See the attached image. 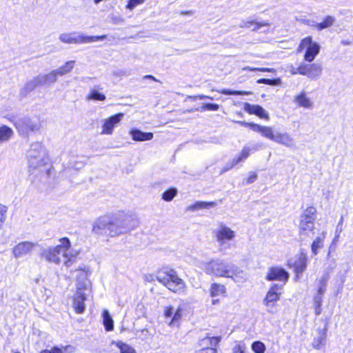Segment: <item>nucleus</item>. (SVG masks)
I'll use <instances>...</instances> for the list:
<instances>
[{
    "label": "nucleus",
    "instance_id": "30",
    "mask_svg": "<svg viewBox=\"0 0 353 353\" xmlns=\"http://www.w3.org/2000/svg\"><path fill=\"white\" fill-rule=\"evenodd\" d=\"M325 233L323 232L321 236H317L312 243L311 249L314 255L317 254L319 250L323 247Z\"/></svg>",
    "mask_w": 353,
    "mask_h": 353
},
{
    "label": "nucleus",
    "instance_id": "26",
    "mask_svg": "<svg viewBox=\"0 0 353 353\" xmlns=\"http://www.w3.org/2000/svg\"><path fill=\"white\" fill-rule=\"evenodd\" d=\"M307 257L305 254H301L294 263V268L296 273L303 272L307 267Z\"/></svg>",
    "mask_w": 353,
    "mask_h": 353
},
{
    "label": "nucleus",
    "instance_id": "22",
    "mask_svg": "<svg viewBox=\"0 0 353 353\" xmlns=\"http://www.w3.org/2000/svg\"><path fill=\"white\" fill-rule=\"evenodd\" d=\"M274 138V142L285 147L292 148L294 145V140L293 137L288 132H277L275 133Z\"/></svg>",
    "mask_w": 353,
    "mask_h": 353
},
{
    "label": "nucleus",
    "instance_id": "43",
    "mask_svg": "<svg viewBox=\"0 0 353 353\" xmlns=\"http://www.w3.org/2000/svg\"><path fill=\"white\" fill-rule=\"evenodd\" d=\"M73 351V347L72 346H65L61 348L54 347L50 350L51 353H67L72 352Z\"/></svg>",
    "mask_w": 353,
    "mask_h": 353
},
{
    "label": "nucleus",
    "instance_id": "53",
    "mask_svg": "<svg viewBox=\"0 0 353 353\" xmlns=\"http://www.w3.org/2000/svg\"><path fill=\"white\" fill-rule=\"evenodd\" d=\"M257 177V175L255 173L252 174L249 179H248V183H252L254 182Z\"/></svg>",
    "mask_w": 353,
    "mask_h": 353
},
{
    "label": "nucleus",
    "instance_id": "33",
    "mask_svg": "<svg viewBox=\"0 0 353 353\" xmlns=\"http://www.w3.org/2000/svg\"><path fill=\"white\" fill-rule=\"evenodd\" d=\"M106 97L104 94L99 92L97 90L92 89L86 96V99L88 101H105Z\"/></svg>",
    "mask_w": 353,
    "mask_h": 353
},
{
    "label": "nucleus",
    "instance_id": "44",
    "mask_svg": "<svg viewBox=\"0 0 353 353\" xmlns=\"http://www.w3.org/2000/svg\"><path fill=\"white\" fill-rule=\"evenodd\" d=\"M245 344L239 342L233 347L232 353H245Z\"/></svg>",
    "mask_w": 353,
    "mask_h": 353
},
{
    "label": "nucleus",
    "instance_id": "20",
    "mask_svg": "<svg viewBox=\"0 0 353 353\" xmlns=\"http://www.w3.org/2000/svg\"><path fill=\"white\" fill-rule=\"evenodd\" d=\"M244 110L250 114H255L261 119H269V115L261 106L259 105H252L248 103H244Z\"/></svg>",
    "mask_w": 353,
    "mask_h": 353
},
{
    "label": "nucleus",
    "instance_id": "9",
    "mask_svg": "<svg viewBox=\"0 0 353 353\" xmlns=\"http://www.w3.org/2000/svg\"><path fill=\"white\" fill-rule=\"evenodd\" d=\"M105 38L106 35L84 36L76 33H62L59 37V40L65 43H92L103 40Z\"/></svg>",
    "mask_w": 353,
    "mask_h": 353
},
{
    "label": "nucleus",
    "instance_id": "24",
    "mask_svg": "<svg viewBox=\"0 0 353 353\" xmlns=\"http://www.w3.org/2000/svg\"><path fill=\"white\" fill-rule=\"evenodd\" d=\"M209 291L212 297L225 296L227 289L223 284L213 283L210 285Z\"/></svg>",
    "mask_w": 353,
    "mask_h": 353
},
{
    "label": "nucleus",
    "instance_id": "37",
    "mask_svg": "<svg viewBox=\"0 0 353 353\" xmlns=\"http://www.w3.org/2000/svg\"><path fill=\"white\" fill-rule=\"evenodd\" d=\"M113 344L119 350L120 353H136L134 348L121 341L113 343Z\"/></svg>",
    "mask_w": 353,
    "mask_h": 353
},
{
    "label": "nucleus",
    "instance_id": "2",
    "mask_svg": "<svg viewBox=\"0 0 353 353\" xmlns=\"http://www.w3.org/2000/svg\"><path fill=\"white\" fill-rule=\"evenodd\" d=\"M206 274L216 278H229L236 283H241L248 279L247 273L233 263L220 258H214L203 263Z\"/></svg>",
    "mask_w": 353,
    "mask_h": 353
},
{
    "label": "nucleus",
    "instance_id": "21",
    "mask_svg": "<svg viewBox=\"0 0 353 353\" xmlns=\"http://www.w3.org/2000/svg\"><path fill=\"white\" fill-rule=\"evenodd\" d=\"M132 139L134 141H150L153 139L154 135L152 132H142L137 128H132L129 131Z\"/></svg>",
    "mask_w": 353,
    "mask_h": 353
},
{
    "label": "nucleus",
    "instance_id": "4",
    "mask_svg": "<svg viewBox=\"0 0 353 353\" xmlns=\"http://www.w3.org/2000/svg\"><path fill=\"white\" fill-rule=\"evenodd\" d=\"M55 246L48 247L42 251V256L48 262L55 264L61 263V255L65 258L64 265L69 268L74 262L78 252L69 250L71 243L67 237L61 238Z\"/></svg>",
    "mask_w": 353,
    "mask_h": 353
},
{
    "label": "nucleus",
    "instance_id": "59",
    "mask_svg": "<svg viewBox=\"0 0 353 353\" xmlns=\"http://www.w3.org/2000/svg\"><path fill=\"white\" fill-rule=\"evenodd\" d=\"M145 78L152 79L156 81V79L153 76H151V75H146V76H145Z\"/></svg>",
    "mask_w": 353,
    "mask_h": 353
},
{
    "label": "nucleus",
    "instance_id": "28",
    "mask_svg": "<svg viewBox=\"0 0 353 353\" xmlns=\"http://www.w3.org/2000/svg\"><path fill=\"white\" fill-rule=\"evenodd\" d=\"M14 135L12 129L6 125L0 126V142L8 141Z\"/></svg>",
    "mask_w": 353,
    "mask_h": 353
},
{
    "label": "nucleus",
    "instance_id": "23",
    "mask_svg": "<svg viewBox=\"0 0 353 353\" xmlns=\"http://www.w3.org/2000/svg\"><path fill=\"white\" fill-rule=\"evenodd\" d=\"M37 77L41 85H48L55 83L58 76L55 70H53L48 74H40Z\"/></svg>",
    "mask_w": 353,
    "mask_h": 353
},
{
    "label": "nucleus",
    "instance_id": "5",
    "mask_svg": "<svg viewBox=\"0 0 353 353\" xmlns=\"http://www.w3.org/2000/svg\"><path fill=\"white\" fill-rule=\"evenodd\" d=\"M156 279L173 292L181 293L185 290V283L171 268H163L159 270L156 274Z\"/></svg>",
    "mask_w": 353,
    "mask_h": 353
},
{
    "label": "nucleus",
    "instance_id": "18",
    "mask_svg": "<svg viewBox=\"0 0 353 353\" xmlns=\"http://www.w3.org/2000/svg\"><path fill=\"white\" fill-rule=\"evenodd\" d=\"M36 246V243L30 241H23L12 248V254L15 258L22 257L29 254Z\"/></svg>",
    "mask_w": 353,
    "mask_h": 353
},
{
    "label": "nucleus",
    "instance_id": "51",
    "mask_svg": "<svg viewBox=\"0 0 353 353\" xmlns=\"http://www.w3.org/2000/svg\"><path fill=\"white\" fill-rule=\"evenodd\" d=\"M267 81H268V82H266V84H268V85H278L281 82L279 79H274V80L267 79Z\"/></svg>",
    "mask_w": 353,
    "mask_h": 353
},
{
    "label": "nucleus",
    "instance_id": "45",
    "mask_svg": "<svg viewBox=\"0 0 353 353\" xmlns=\"http://www.w3.org/2000/svg\"><path fill=\"white\" fill-rule=\"evenodd\" d=\"M145 0H128L126 8L129 10L134 9L136 6L143 4Z\"/></svg>",
    "mask_w": 353,
    "mask_h": 353
},
{
    "label": "nucleus",
    "instance_id": "49",
    "mask_svg": "<svg viewBox=\"0 0 353 353\" xmlns=\"http://www.w3.org/2000/svg\"><path fill=\"white\" fill-rule=\"evenodd\" d=\"M243 70H250V71H256V70H259V71H262V72H265V71H268V72H270L272 70V69H268V68H250V67H245L243 68Z\"/></svg>",
    "mask_w": 353,
    "mask_h": 353
},
{
    "label": "nucleus",
    "instance_id": "60",
    "mask_svg": "<svg viewBox=\"0 0 353 353\" xmlns=\"http://www.w3.org/2000/svg\"><path fill=\"white\" fill-rule=\"evenodd\" d=\"M40 353H51L50 350H44L41 351Z\"/></svg>",
    "mask_w": 353,
    "mask_h": 353
},
{
    "label": "nucleus",
    "instance_id": "48",
    "mask_svg": "<svg viewBox=\"0 0 353 353\" xmlns=\"http://www.w3.org/2000/svg\"><path fill=\"white\" fill-rule=\"evenodd\" d=\"M219 105L214 103H205L202 107V110H210V111H216L219 110Z\"/></svg>",
    "mask_w": 353,
    "mask_h": 353
},
{
    "label": "nucleus",
    "instance_id": "25",
    "mask_svg": "<svg viewBox=\"0 0 353 353\" xmlns=\"http://www.w3.org/2000/svg\"><path fill=\"white\" fill-rule=\"evenodd\" d=\"M294 101L297 105L305 108L310 109L313 106V103L311 99L305 92H301L297 96H296Z\"/></svg>",
    "mask_w": 353,
    "mask_h": 353
},
{
    "label": "nucleus",
    "instance_id": "32",
    "mask_svg": "<svg viewBox=\"0 0 353 353\" xmlns=\"http://www.w3.org/2000/svg\"><path fill=\"white\" fill-rule=\"evenodd\" d=\"M336 19L332 16H327L322 22L316 23L315 28L318 30H322L323 29L331 27L335 22Z\"/></svg>",
    "mask_w": 353,
    "mask_h": 353
},
{
    "label": "nucleus",
    "instance_id": "56",
    "mask_svg": "<svg viewBox=\"0 0 353 353\" xmlns=\"http://www.w3.org/2000/svg\"><path fill=\"white\" fill-rule=\"evenodd\" d=\"M77 270H81L83 272V276H86V273L88 271V269L87 268H79V269H77Z\"/></svg>",
    "mask_w": 353,
    "mask_h": 353
},
{
    "label": "nucleus",
    "instance_id": "36",
    "mask_svg": "<svg viewBox=\"0 0 353 353\" xmlns=\"http://www.w3.org/2000/svg\"><path fill=\"white\" fill-rule=\"evenodd\" d=\"M215 203L214 202H205V201H199L196 203L191 205L188 207L189 210H197L200 209H208L210 207L214 206Z\"/></svg>",
    "mask_w": 353,
    "mask_h": 353
},
{
    "label": "nucleus",
    "instance_id": "13",
    "mask_svg": "<svg viewBox=\"0 0 353 353\" xmlns=\"http://www.w3.org/2000/svg\"><path fill=\"white\" fill-rule=\"evenodd\" d=\"M14 126L20 134H28L40 128L39 124L30 118H23L14 123Z\"/></svg>",
    "mask_w": 353,
    "mask_h": 353
},
{
    "label": "nucleus",
    "instance_id": "7",
    "mask_svg": "<svg viewBox=\"0 0 353 353\" xmlns=\"http://www.w3.org/2000/svg\"><path fill=\"white\" fill-rule=\"evenodd\" d=\"M328 279V274H325L315 281L316 292L313 297V307L316 316L320 315L321 313L323 298L326 291V285Z\"/></svg>",
    "mask_w": 353,
    "mask_h": 353
},
{
    "label": "nucleus",
    "instance_id": "55",
    "mask_svg": "<svg viewBox=\"0 0 353 353\" xmlns=\"http://www.w3.org/2000/svg\"><path fill=\"white\" fill-rule=\"evenodd\" d=\"M290 72L292 74H296L299 73L297 68H295L292 65H290Z\"/></svg>",
    "mask_w": 353,
    "mask_h": 353
},
{
    "label": "nucleus",
    "instance_id": "47",
    "mask_svg": "<svg viewBox=\"0 0 353 353\" xmlns=\"http://www.w3.org/2000/svg\"><path fill=\"white\" fill-rule=\"evenodd\" d=\"M7 212V208L0 204V228H1L5 219H6V213Z\"/></svg>",
    "mask_w": 353,
    "mask_h": 353
},
{
    "label": "nucleus",
    "instance_id": "61",
    "mask_svg": "<svg viewBox=\"0 0 353 353\" xmlns=\"http://www.w3.org/2000/svg\"><path fill=\"white\" fill-rule=\"evenodd\" d=\"M217 303H219V300H217V299H213V300H212V304H213V305H215V304H216Z\"/></svg>",
    "mask_w": 353,
    "mask_h": 353
},
{
    "label": "nucleus",
    "instance_id": "57",
    "mask_svg": "<svg viewBox=\"0 0 353 353\" xmlns=\"http://www.w3.org/2000/svg\"><path fill=\"white\" fill-rule=\"evenodd\" d=\"M197 97H198L199 99H205V98H208V99H212V98H211V97H208V96L203 95V94L199 95V96H198Z\"/></svg>",
    "mask_w": 353,
    "mask_h": 353
},
{
    "label": "nucleus",
    "instance_id": "6",
    "mask_svg": "<svg viewBox=\"0 0 353 353\" xmlns=\"http://www.w3.org/2000/svg\"><path fill=\"white\" fill-rule=\"evenodd\" d=\"M321 46L319 43L313 41L312 37L308 36L301 41L297 48V52H301L304 51V60L311 63L319 54Z\"/></svg>",
    "mask_w": 353,
    "mask_h": 353
},
{
    "label": "nucleus",
    "instance_id": "15",
    "mask_svg": "<svg viewBox=\"0 0 353 353\" xmlns=\"http://www.w3.org/2000/svg\"><path fill=\"white\" fill-rule=\"evenodd\" d=\"M221 340V336H206L199 341V346L201 349L197 351V353H217V350L214 347Z\"/></svg>",
    "mask_w": 353,
    "mask_h": 353
},
{
    "label": "nucleus",
    "instance_id": "11",
    "mask_svg": "<svg viewBox=\"0 0 353 353\" xmlns=\"http://www.w3.org/2000/svg\"><path fill=\"white\" fill-rule=\"evenodd\" d=\"M86 289L85 283L78 282L77 285V291L72 296V307L77 314H83L85 311V301L87 299L84 292Z\"/></svg>",
    "mask_w": 353,
    "mask_h": 353
},
{
    "label": "nucleus",
    "instance_id": "35",
    "mask_svg": "<svg viewBox=\"0 0 353 353\" xmlns=\"http://www.w3.org/2000/svg\"><path fill=\"white\" fill-rule=\"evenodd\" d=\"M250 148L248 147H244L241 151L240 154L236 158H234L231 161V166H234L238 164L240 161L247 159L250 155Z\"/></svg>",
    "mask_w": 353,
    "mask_h": 353
},
{
    "label": "nucleus",
    "instance_id": "16",
    "mask_svg": "<svg viewBox=\"0 0 353 353\" xmlns=\"http://www.w3.org/2000/svg\"><path fill=\"white\" fill-rule=\"evenodd\" d=\"M282 294V285L278 284L272 285L267 292L265 297L263 299V304L266 307H272L278 301Z\"/></svg>",
    "mask_w": 353,
    "mask_h": 353
},
{
    "label": "nucleus",
    "instance_id": "10",
    "mask_svg": "<svg viewBox=\"0 0 353 353\" xmlns=\"http://www.w3.org/2000/svg\"><path fill=\"white\" fill-rule=\"evenodd\" d=\"M297 70L299 74L306 76L308 79L315 81L321 77L323 66L319 63H302L297 68Z\"/></svg>",
    "mask_w": 353,
    "mask_h": 353
},
{
    "label": "nucleus",
    "instance_id": "3",
    "mask_svg": "<svg viewBox=\"0 0 353 353\" xmlns=\"http://www.w3.org/2000/svg\"><path fill=\"white\" fill-rule=\"evenodd\" d=\"M26 158L28 171L32 174L40 176L50 175L48 152L41 142L35 141L30 144L26 153Z\"/></svg>",
    "mask_w": 353,
    "mask_h": 353
},
{
    "label": "nucleus",
    "instance_id": "27",
    "mask_svg": "<svg viewBox=\"0 0 353 353\" xmlns=\"http://www.w3.org/2000/svg\"><path fill=\"white\" fill-rule=\"evenodd\" d=\"M313 220L305 219L304 217L300 216L299 229L301 232L307 233L312 232L314 228Z\"/></svg>",
    "mask_w": 353,
    "mask_h": 353
},
{
    "label": "nucleus",
    "instance_id": "39",
    "mask_svg": "<svg viewBox=\"0 0 353 353\" xmlns=\"http://www.w3.org/2000/svg\"><path fill=\"white\" fill-rule=\"evenodd\" d=\"M252 350L254 353H265V345L261 341H255L251 345Z\"/></svg>",
    "mask_w": 353,
    "mask_h": 353
},
{
    "label": "nucleus",
    "instance_id": "1",
    "mask_svg": "<svg viewBox=\"0 0 353 353\" xmlns=\"http://www.w3.org/2000/svg\"><path fill=\"white\" fill-rule=\"evenodd\" d=\"M138 225L136 217L119 210L99 217L93 224L92 231L97 234L116 237L131 232Z\"/></svg>",
    "mask_w": 353,
    "mask_h": 353
},
{
    "label": "nucleus",
    "instance_id": "38",
    "mask_svg": "<svg viewBox=\"0 0 353 353\" xmlns=\"http://www.w3.org/2000/svg\"><path fill=\"white\" fill-rule=\"evenodd\" d=\"M316 213V208L314 206H309L304 210L301 216L314 221V215Z\"/></svg>",
    "mask_w": 353,
    "mask_h": 353
},
{
    "label": "nucleus",
    "instance_id": "12",
    "mask_svg": "<svg viewBox=\"0 0 353 353\" xmlns=\"http://www.w3.org/2000/svg\"><path fill=\"white\" fill-rule=\"evenodd\" d=\"M123 117L124 114L121 112L103 119L101 125V134H112L114 128L120 123Z\"/></svg>",
    "mask_w": 353,
    "mask_h": 353
},
{
    "label": "nucleus",
    "instance_id": "40",
    "mask_svg": "<svg viewBox=\"0 0 353 353\" xmlns=\"http://www.w3.org/2000/svg\"><path fill=\"white\" fill-rule=\"evenodd\" d=\"M177 194V190L176 188H170L165 191L163 195L162 199L165 201H172Z\"/></svg>",
    "mask_w": 353,
    "mask_h": 353
},
{
    "label": "nucleus",
    "instance_id": "19",
    "mask_svg": "<svg viewBox=\"0 0 353 353\" xmlns=\"http://www.w3.org/2000/svg\"><path fill=\"white\" fill-rule=\"evenodd\" d=\"M266 279L268 281L278 280L286 282L289 279V274L281 268L274 267L269 269Z\"/></svg>",
    "mask_w": 353,
    "mask_h": 353
},
{
    "label": "nucleus",
    "instance_id": "41",
    "mask_svg": "<svg viewBox=\"0 0 353 353\" xmlns=\"http://www.w3.org/2000/svg\"><path fill=\"white\" fill-rule=\"evenodd\" d=\"M38 86H42L41 84H40V81H39L38 77L36 76L29 81H28L26 84V88L31 91L35 89Z\"/></svg>",
    "mask_w": 353,
    "mask_h": 353
},
{
    "label": "nucleus",
    "instance_id": "52",
    "mask_svg": "<svg viewBox=\"0 0 353 353\" xmlns=\"http://www.w3.org/2000/svg\"><path fill=\"white\" fill-rule=\"evenodd\" d=\"M234 166H231V162H230L229 163H228L225 166H224L222 169H221V173H223L225 172H227L228 170H229L230 169H231L232 168H233Z\"/></svg>",
    "mask_w": 353,
    "mask_h": 353
},
{
    "label": "nucleus",
    "instance_id": "8",
    "mask_svg": "<svg viewBox=\"0 0 353 353\" xmlns=\"http://www.w3.org/2000/svg\"><path fill=\"white\" fill-rule=\"evenodd\" d=\"M213 234L219 245H223L229 241H233L236 232L223 222H219L216 228L213 230Z\"/></svg>",
    "mask_w": 353,
    "mask_h": 353
},
{
    "label": "nucleus",
    "instance_id": "31",
    "mask_svg": "<svg viewBox=\"0 0 353 353\" xmlns=\"http://www.w3.org/2000/svg\"><path fill=\"white\" fill-rule=\"evenodd\" d=\"M103 323L107 331H112L114 329V321L107 310L102 312Z\"/></svg>",
    "mask_w": 353,
    "mask_h": 353
},
{
    "label": "nucleus",
    "instance_id": "42",
    "mask_svg": "<svg viewBox=\"0 0 353 353\" xmlns=\"http://www.w3.org/2000/svg\"><path fill=\"white\" fill-rule=\"evenodd\" d=\"M220 93L226 94V95H243V94H250V92L246 91H232L228 89H223L219 91Z\"/></svg>",
    "mask_w": 353,
    "mask_h": 353
},
{
    "label": "nucleus",
    "instance_id": "50",
    "mask_svg": "<svg viewBox=\"0 0 353 353\" xmlns=\"http://www.w3.org/2000/svg\"><path fill=\"white\" fill-rule=\"evenodd\" d=\"M254 21H245L243 22L241 27L246 28H251L253 26Z\"/></svg>",
    "mask_w": 353,
    "mask_h": 353
},
{
    "label": "nucleus",
    "instance_id": "58",
    "mask_svg": "<svg viewBox=\"0 0 353 353\" xmlns=\"http://www.w3.org/2000/svg\"><path fill=\"white\" fill-rule=\"evenodd\" d=\"M266 82H268L267 79H261L258 80V83H266Z\"/></svg>",
    "mask_w": 353,
    "mask_h": 353
},
{
    "label": "nucleus",
    "instance_id": "29",
    "mask_svg": "<svg viewBox=\"0 0 353 353\" xmlns=\"http://www.w3.org/2000/svg\"><path fill=\"white\" fill-rule=\"evenodd\" d=\"M75 65V61L71 60L65 63L64 65L60 66L57 69H55V72L57 76H63L70 72Z\"/></svg>",
    "mask_w": 353,
    "mask_h": 353
},
{
    "label": "nucleus",
    "instance_id": "46",
    "mask_svg": "<svg viewBox=\"0 0 353 353\" xmlns=\"http://www.w3.org/2000/svg\"><path fill=\"white\" fill-rule=\"evenodd\" d=\"M270 23L268 21H260V22H254L253 26L251 29L253 31H256L259 30L262 27H269Z\"/></svg>",
    "mask_w": 353,
    "mask_h": 353
},
{
    "label": "nucleus",
    "instance_id": "14",
    "mask_svg": "<svg viewBox=\"0 0 353 353\" xmlns=\"http://www.w3.org/2000/svg\"><path fill=\"white\" fill-rule=\"evenodd\" d=\"M240 125L245 127H250L253 131L260 133L263 137L274 141L275 139V133H274L273 128L270 126L261 125L257 123L245 122V121H236Z\"/></svg>",
    "mask_w": 353,
    "mask_h": 353
},
{
    "label": "nucleus",
    "instance_id": "54",
    "mask_svg": "<svg viewBox=\"0 0 353 353\" xmlns=\"http://www.w3.org/2000/svg\"><path fill=\"white\" fill-rule=\"evenodd\" d=\"M145 280L148 282H152L154 281V276L152 274H146L145 276Z\"/></svg>",
    "mask_w": 353,
    "mask_h": 353
},
{
    "label": "nucleus",
    "instance_id": "17",
    "mask_svg": "<svg viewBox=\"0 0 353 353\" xmlns=\"http://www.w3.org/2000/svg\"><path fill=\"white\" fill-rule=\"evenodd\" d=\"M183 315V308L180 306L174 307L172 305L164 307V316L169 320V325H174L177 324Z\"/></svg>",
    "mask_w": 353,
    "mask_h": 353
},
{
    "label": "nucleus",
    "instance_id": "34",
    "mask_svg": "<svg viewBox=\"0 0 353 353\" xmlns=\"http://www.w3.org/2000/svg\"><path fill=\"white\" fill-rule=\"evenodd\" d=\"M319 337L315 339L312 342V347L315 349H320L323 345V341L326 339V330H319Z\"/></svg>",
    "mask_w": 353,
    "mask_h": 353
}]
</instances>
